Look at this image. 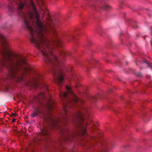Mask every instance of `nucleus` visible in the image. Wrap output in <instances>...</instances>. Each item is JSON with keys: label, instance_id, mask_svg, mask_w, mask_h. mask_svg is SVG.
Masks as SVG:
<instances>
[{"label": "nucleus", "instance_id": "obj_1", "mask_svg": "<svg viewBox=\"0 0 152 152\" xmlns=\"http://www.w3.org/2000/svg\"><path fill=\"white\" fill-rule=\"evenodd\" d=\"M65 88L67 91H60V94L64 109L59 117L56 118L51 116L40 107L35 108L31 113L32 118L39 116L43 119L40 133L42 139L46 142L48 146L49 144H52L49 131L51 127L59 130L62 137L60 142L61 146L67 141H72L77 135L82 137L88 135L86 126L89 124L84 120L87 118L89 110L86 107L80 106L83 101L77 98L70 87L66 86Z\"/></svg>", "mask_w": 152, "mask_h": 152}, {"label": "nucleus", "instance_id": "obj_2", "mask_svg": "<svg viewBox=\"0 0 152 152\" xmlns=\"http://www.w3.org/2000/svg\"><path fill=\"white\" fill-rule=\"evenodd\" d=\"M30 8L33 11H28L26 14L23 11L24 5L23 4H19L18 12L19 15L22 17L26 28L30 31L28 37L31 43L34 44L39 49L44 57V61L48 64H63L61 57L58 58L53 54L52 51L56 47H62L61 41L56 38V39L50 40L46 37L50 34L56 37L57 34L54 28L50 15L45 7L44 9L40 7V10L43 13L42 17L47 15L46 21L43 18L42 20L34 3L31 0Z\"/></svg>", "mask_w": 152, "mask_h": 152}, {"label": "nucleus", "instance_id": "obj_3", "mask_svg": "<svg viewBox=\"0 0 152 152\" xmlns=\"http://www.w3.org/2000/svg\"><path fill=\"white\" fill-rule=\"evenodd\" d=\"M1 47L0 48V69L7 67L8 73L0 79V86L24 80L28 69L25 66L27 60L22 56L13 53L8 47L5 37L0 34Z\"/></svg>", "mask_w": 152, "mask_h": 152}, {"label": "nucleus", "instance_id": "obj_4", "mask_svg": "<svg viewBox=\"0 0 152 152\" xmlns=\"http://www.w3.org/2000/svg\"><path fill=\"white\" fill-rule=\"evenodd\" d=\"M42 76L40 74L38 73L36 77L34 78L32 80L26 82L25 85L29 88H33L36 89L38 86V80L42 79Z\"/></svg>", "mask_w": 152, "mask_h": 152}, {"label": "nucleus", "instance_id": "obj_5", "mask_svg": "<svg viewBox=\"0 0 152 152\" xmlns=\"http://www.w3.org/2000/svg\"><path fill=\"white\" fill-rule=\"evenodd\" d=\"M97 140V138L96 137L88 136L87 139H85L83 144L85 146L89 148L95 145Z\"/></svg>", "mask_w": 152, "mask_h": 152}, {"label": "nucleus", "instance_id": "obj_6", "mask_svg": "<svg viewBox=\"0 0 152 152\" xmlns=\"http://www.w3.org/2000/svg\"><path fill=\"white\" fill-rule=\"evenodd\" d=\"M102 149L99 152H108L110 149H113L116 146L114 143H109L104 141L101 143Z\"/></svg>", "mask_w": 152, "mask_h": 152}, {"label": "nucleus", "instance_id": "obj_7", "mask_svg": "<svg viewBox=\"0 0 152 152\" xmlns=\"http://www.w3.org/2000/svg\"><path fill=\"white\" fill-rule=\"evenodd\" d=\"M99 7L101 9L107 11L111 7L109 5L101 4L99 6Z\"/></svg>", "mask_w": 152, "mask_h": 152}, {"label": "nucleus", "instance_id": "obj_8", "mask_svg": "<svg viewBox=\"0 0 152 152\" xmlns=\"http://www.w3.org/2000/svg\"><path fill=\"white\" fill-rule=\"evenodd\" d=\"M58 50L60 56H62V57L66 56H70L71 55V53L69 51L65 52L64 51H61L60 50Z\"/></svg>", "mask_w": 152, "mask_h": 152}, {"label": "nucleus", "instance_id": "obj_9", "mask_svg": "<svg viewBox=\"0 0 152 152\" xmlns=\"http://www.w3.org/2000/svg\"><path fill=\"white\" fill-rule=\"evenodd\" d=\"M141 64L142 65L145 66L147 67L152 68L151 64L148 63L146 60H142L141 62Z\"/></svg>", "mask_w": 152, "mask_h": 152}, {"label": "nucleus", "instance_id": "obj_10", "mask_svg": "<svg viewBox=\"0 0 152 152\" xmlns=\"http://www.w3.org/2000/svg\"><path fill=\"white\" fill-rule=\"evenodd\" d=\"M45 95L44 93H41L38 95V96H37L35 97V99L37 100H38L40 99H43L45 98Z\"/></svg>", "mask_w": 152, "mask_h": 152}, {"label": "nucleus", "instance_id": "obj_11", "mask_svg": "<svg viewBox=\"0 0 152 152\" xmlns=\"http://www.w3.org/2000/svg\"><path fill=\"white\" fill-rule=\"evenodd\" d=\"M71 80H73L75 82L77 83H78L79 81V79L77 76L74 75L72 76Z\"/></svg>", "mask_w": 152, "mask_h": 152}, {"label": "nucleus", "instance_id": "obj_12", "mask_svg": "<svg viewBox=\"0 0 152 152\" xmlns=\"http://www.w3.org/2000/svg\"><path fill=\"white\" fill-rule=\"evenodd\" d=\"M47 107L50 112H51L52 109L53 107V103L50 102L48 104Z\"/></svg>", "mask_w": 152, "mask_h": 152}, {"label": "nucleus", "instance_id": "obj_13", "mask_svg": "<svg viewBox=\"0 0 152 152\" xmlns=\"http://www.w3.org/2000/svg\"><path fill=\"white\" fill-rule=\"evenodd\" d=\"M97 97H96L95 96H89L88 97V99L89 100L91 101L92 102H95L97 101Z\"/></svg>", "mask_w": 152, "mask_h": 152}, {"label": "nucleus", "instance_id": "obj_14", "mask_svg": "<svg viewBox=\"0 0 152 152\" xmlns=\"http://www.w3.org/2000/svg\"><path fill=\"white\" fill-rule=\"evenodd\" d=\"M8 9L11 12H12L14 11V8L13 6H9Z\"/></svg>", "mask_w": 152, "mask_h": 152}, {"label": "nucleus", "instance_id": "obj_15", "mask_svg": "<svg viewBox=\"0 0 152 152\" xmlns=\"http://www.w3.org/2000/svg\"><path fill=\"white\" fill-rule=\"evenodd\" d=\"M136 75L138 77H140L142 76V74L140 72H136L135 73Z\"/></svg>", "mask_w": 152, "mask_h": 152}, {"label": "nucleus", "instance_id": "obj_16", "mask_svg": "<svg viewBox=\"0 0 152 152\" xmlns=\"http://www.w3.org/2000/svg\"><path fill=\"white\" fill-rule=\"evenodd\" d=\"M127 147L126 145H124L122 148V151L124 152L125 151V148Z\"/></svg>", "mask_w": 152, "mask_h": 152}, {"label": "nucleus", "instance_id": "obj_17", "mask_svg": "<svg viewBox=\"0 0 152 152\" xmlns=\"http://www.w3.org/2000/svg\"><path fill=\"white\" fill-rule=\"evenodd\" d=\"M148 13L149 15H150L151 16H152V11H149L148 12Z\"/></svg>", "mask_w": 152, "mask_h": 152}, {"label": "nucleus", "instance_id": "obj_18", "mask_svg": "<svg viewBox=\"0 0 152 152\" xmlns=\"http://www.w3.org/2000/svg\"><path fill=\"white\" fill-rule=\"evenodd\" d=\"M11 115H12V116H15L17 115V114H16L13 113H12Z\"/></svg>", "mask_w": 152, "mask_h": 152}, {"label": "nucleus", "instance_id": "obj_19", "mask_svg": "<svg viewBox=\"0 0 152 152\" xmlns=\"http://www.w3.org/2000/svg\"><path fill=\"white\" fill-rule=\"evenodd\" d=\"M70 38H71V39H74V37L73 36V35H71L70 36Z\"/></svg>", "mask_w": 152, "mask_h": 152}, {"label": "nucleus", "instance_id": "obj_20", "mask_svg": "<svg viewBox=\"0 0 152 152\" xmlns=\"http://www.w3.org/2000/svg\"><path fill=\"white\" fill-rule=\"evenodd\" d=\"M41 1V3H42V6H43V5H44L43 4V3L44 2H43V1Z\"/></svg>", "mask_w": 152, "mask_h": 152}, {"label": "nucleus", "instance_id": "obj_21", "mask_svg": "<svg viewBox=\"0 0 152 152\" xmlns=\"http://www.w3.org/2000/svg\"><path fill=\"white\" fill-rule=\"evenodd\" d=\"M134 28H135V29H136L137 28V27H138V26H137V25H136V27H134Z\"/></svg>", "mask_w": 152, "mask_h": 152}, {"label": "nucleus", "instance_id": "obj_22", "mask_svg": "<svg viewBox=\"0 0 152 152\" xmlns=\"http://www.w3.org/2000/svg\"><path fill=\"white\" fill-rule=\"evenodd\" d=\"M15 119H13L12 120V122H14L15 121Z\"/></svg>", "mask_w": 152, "mask_h": 152}, {"label": "nucleus", "instance_id": "obj_23", "mask_svg": "<svg viewBox=\"0 0 152 152\" xmlns=\"http://www.w3.org/2000/svg\"><path fill=\"white\" fill-rule=\"evenodd\" d=\"M55 0H53V4H55V3H54V1Z\"/></svg>", "mask_w": 152, "mask_h": 152}, {"label": "nucleus", "instance_id": "obj_24", "mask_svg": "<svg viewBox=\"0 0 152 152\" xmlns=\"http://www.w3.org/2000/svg\"><path fill=\"white\" fill-rule=\"evenodd\" d=\"M78 86H77V85H76V87L77 88Z\"/></svg>", "mask_w": 152, "mask_h": 152}, {"label": "nucleus", "instance_id": "obj_25", "mask_svg": "<svg viewBox=\"0 0 152 152\" xmlns=\"http://www.w3.org/2000/svg\"><path fill=\"white\" fill-rule=\"evenodd\" d=\"M142 69V67H140V69L141 70V69Z\"/></svg>", "mask_w": 152, "mask_h": 152}, {"label": "nucleus", "instance_id": "obj_26", "mask_svg": "<svg viewBox=\"0 0 152 152\" xmlns=\"http://www.w3.org/2000/svg\"><path fill=\"white\" fill-rule=\"evenodd\" d=\"M93 6L94 7H95V6L94 5H93Z\"/></svg>", "mask_w": 152, "mask_h": 152}, {"label": "nucleus", "instance_id": "obj_27", "mask_svg": "<svg viewBox=\"0 0 152 152\" xmlns=\"http://www.w3.org/2000/svg\"><path fill=\"white\" fill-rule=\"evenodd\" d=\"M95 61H96V62H97V60H95Z\"/></svg>", "mask_w": 152, "mask_h": 152}, {"label": "nucleus", "instance_id": "obj_28", "mask_svg": "<svg viewBox=\"0 0 152 152\" xmlns=\"http://www.w3.org/2000/svg\"><path fill=\"white\" fill-rule=\"evenodd\" d=\"M151 43H152V41H151Z\"/></svg>", "mask_w": 152, "mask_h": 152}, {"label": "nucleus", "instance_id": "obj_29", "mask_svg": "<svg viewBox=\"0 0 152 152\" xmlns=\"http://www.w3.org/2000/svg\"><path fill=\"white\" fill-rule=\"evenodd\" d=\"M151 31H152V30H151Z\"/></svg>", "mask_w": 152, "mask_h": 152}]
</instances>
